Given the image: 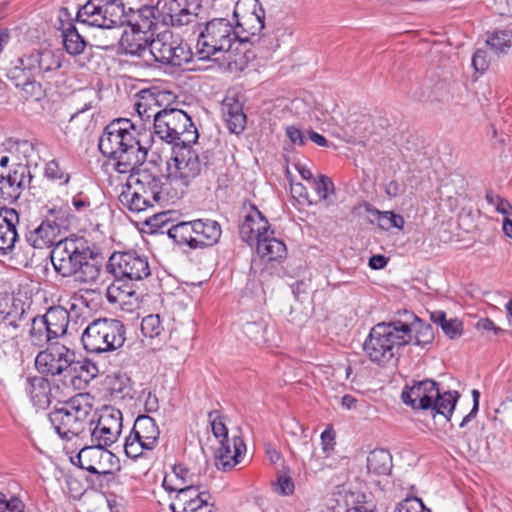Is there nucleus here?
<instances>
[{
	"label": "nucleus",
	"instance_id": "1",
	"mask_svg": "<svg viewBox=\"0 0 512 512\" xmlns=\"http://www.w3.org/2000/svg\"><path fill=\"white\" fill-rule=\"evenodd\" d=\"M157 14L156 4L126 11L120 0H89L78 9L77 20L101 29L128 25L132 29L149 33L160 23Z\"/></svg>",
	"mask_w": 512,
	"mask_h": 512
},
{
	"label": "nucleus",
	"instance_id": "2",
	"mask_svg": "<svg viewBox=\"0 0 512 512\" xmlns=\"http://www.w3.org/2000/svg\"><path fill=\"white\" fill-rule=\"evenodd\" d=\"M138 134L128 118L114 119L104 128L98 148L104 157L114 160L116 172H133L146 161L148 150L140 144Z\"/></svg>",
	"mask_w": 512,
	"mask_h": 512
},
{
	"label": "nucleus",
	"instance_id": "3",
	"mask_svg": "<svg viewBox=\"0 0 512 512\" xmlns=\"http://www.w3.org/2000/svg\"><path fill=\"white\" fill-rule=\"evenodd\" d=\"M50 257L57 274L83 284L96 282L104 261L100 252L76 235L57 241Z\"/></svg>",
	"mask_w": 512,
	"mask_h": 512
},
{
	"label": "nucleus",
	"instance_id": "4",
	"mask_svg": "<svg viewBox=\"0 0 512 512\" xmlns=\"http://www.w3.org/2000/svg\"><path fill=\"white\" fill-rule=\"evenodd\" d=\"M106 268L115 278L107 290L110 302L117 301V296H113L114 292H118V296L136 295L135 283L151 274L148 258L136 250L114 252Z\"/></svg>",
	"mask_w": 512,
	"mask_h": 512
},
{
	"label": "nucleus",
	"instance_id": "5",
	"mask_svg": "<svg viewBox=\"0 0 512 512\" xmlns=\"http://www.w3.org/2000/svg\"><path fill=\"white\" fill-rule=\"evenodd\" d=\"M409 343V327L402 320L380 322L372 327L363 344L370 361L385 365L399 355L401 347Z\"/></svg>",
	"mask_w": 512,
	"mask_h": 512
},
{
	"label": "nucleus",
	"instance_id": "6",
	"mask_svg": "<svg viewBox=\"0 0 512 512\" xmlns=\"http://www.w3.org/2000/svg\"><path fill=\"white\" fill-rule=\"evenodd\" d=\"M83 401L84 397L78 395L49 413V420L61 439L72 440L82 434L87 425H93V420L89 419L91 406Z\"/></svg>",
	"mask_w": 512,
	"mask_h": 512
},
{
	"label": "nucleus",
	"instance_id": "7",
	"mask_svg": "<svg viewBox=\"0 0 512 512\" xmlns=\"http://www.w3.org/2000/svg\"><path fill=\"white\" fill-rule=\"evenodd\" d=\"M125 326L120 320L99 318L93 320L82 333L83 347L90 353L117 350L125 342Z\"/></svg>",
	"mask_w": 512,
	"mask_h": 512
},
{
	"label": "nucleus",
	"instance_id": "8",
	"mask_svg": "<svg viewBox=\"0 0 512 512\" xmlns=\"http://www.w3.org/2000/svg\"><path fill=\"white\" fill-rule=\"evenodd\" d=\"M192 145L185 144L172 147L171 157L167 161V181L179 183L186 187L201 174L203 169L209 167L208 152L200 156Z\"/></svg>",
	"mask_w": 512,
	"mask_h": 512
},
{
	"label": "nucleus",
	"instance_id": "9",
	"mask_svg": "<svg viewBox=\"0 0 512 512\" xmlns=\"http://www.w3.org/2000/svg\"><path fill=\"white\" fill-rule=\"evenodd\" d=\"M233 24L226 18L207 21L197 39V54L200 59H210L219 52H227L237 39Z\"/></svg>",
	"mask_w": 512,
	"mask_h": 512
},
{
	"label": "nucleus",
	"instance_id": "10",
	"mask_svg": "<svg viewBox=\"0 0 512 512\" xmlns=\"http://www.w3.org/2000/svg\"><path fill=\"white\" fill-rule=\"evenodd\" d=\"M233 25L240 42H258L264 46L266 40L260 36L264 29L265 11L258 0H239L234 7Z\"/></svg>",
	"mask_w": 512,
	"mask_h": 512
},
{
	"label": "nucleus",
	"instance_id": "11",
	"mask_svg": "<svg viewBox=\"0 0 512 512\" xmlns=\"http://www.w3.org/2000/svg\"><path fill=\"white\" fill-rule=\"evenodd\" d=\"M149 53L156 62L175 67H181L192 59L188 45L171 32L160 33L152 39L149 43Z\"/></svg>",
	"mask_w": 512,
	"mask_h": 512
},
{
	"label": "nucleus",
	"instance_id": "12",
	"mask_svg": "<svg viewBox=\"0 0 512 512\" xmlns=\"http://www.w3.org/2000/svg\"><path fill=\"white\" fill-rule=\"evenodd\" d=\"M78 466L81 469L96 475L99 482L105 480L107 483L114 480L112 467L117 464L113 453L98 445L91 443L85 445L76 455ZM102 486V483H100Z\"/></svg>",
	"mask_w": 512,
	"mask_h": 512
},
{
	"label": "nucleus",
	"instance_id": "13",
	"mask_svg": "<svg viewBox=\"0 0 512 512\" xmlns=\"http://www.w3.org/2000/svg\"><path fill=\"white\" fill-rule=\"evenodd\" d=\"M75 351L59 341L51 342L47 348L40 351L35 358L37 370L46 376H61L66 379L67 371L75 358Z\"/></svg>",
	"mask_w": 512,
	"mask_h": 512
},
{
	"label": "nucleus",
	"instance_id": "14",
	"mask_svg": "<svg viewBox=\"0 0 512 512\" xmlns=\"http://www.w3.org/2000/svg\"><path fill=\"white\" fill-rule=\"evenodd\" d=\"M19 65L11 71L12 78L19 79L20 73L44 78L47 74L58 70L61 65V54L50 49L35 50L18 59Z\"/></svg>",
	"mask_w": 512,
	"mask_h": 512
},
{
	"label": "nucleus",
	"instance_id": "15",
	"mask_svg": "<svg viewBox=\"0 0 512 512\" xmlns=\"http://www.w3.org/2000/svg\"><path fill=\"white\" fill-rule=\"evenodd\" d=\"M33 176L29 163H16L6 176L0 177V200L13 203L19 199L22 191L29 187Z\"/></svg>",
	"mask_w": 512,
	"mask_h": 512
},
{
	"label": "nucleus",
	"instance_id": "16",
	"mask_svg": "<svg viewBox=\"0 0 512 512\" xmlns=\"http://www.w3.org/2000/svg\"><path fill=\"white\" fill-rule=\"evenodd\" d=\"M439 396L438 383L432 379L413 381L412 386L406 385L402 391V401L413 409L428 410Z\"/></svg>",
	"mask_w": 512,
	"mask_h": 512
},
{
	"label": "nucleus",
	"instance_id": "17",
	"mask_svg": "<svg viewBox=\"0 0 512 512\" xmlns=\"http://www.w3.org/2000/svg\"><path fill=\"white\" fill-rule=\"evenodd\" d=\"M29 308L20 299H13L7 311H0V334L10 339L21 336L29 322Z\"/></svg>",
	"mask_w": 512,
	"mask_h": 512
},
{
	"label": "nucleus",
	"instance_id": "18",
	"mask_svg": "<svg viewBox=\"0 0 512 512\" xmlns=\"http://www.w3.org/2000/svg\"><path fill=\"white\" fill-rule=\"evenodd\" d=\"M189 0H157L156 11L160 23L171 26H183L192 22L194 17Z\"/></svg>",
	"mask_w": 512,
	"mask_h": 512
},
{
	"label": "nucleus",
	"instance_id": "19",
	"mask_svg": "<svg viewBox=\"0 0 512 512\" xmlns=\"http://www.w3.org/2000/svg\"><path fill=\"white\" fill-rule=\"evenodd\" d=\"M131 173L130 180H134V184L140 190L145 191L143 195L148 198L152 205H159L167 200L165 192L166 183L163 182L161 175L152 173L148 169L141 168V166Z\"/></svg>",
	"mask_w": 512,
	"mask_h": 512
},
{
	"label": "nucleus",
	"instance_id": "20",
	"mask_svg": "<svg viewBox=\"0 0 512 512\" xmlns=\"http://www.w3.org/2000/svg\"><path fill=\"white\" fill-rule=\"evenodd\" d=\"M64 227V221L59 217L53 219L47 217L39 226L26 234L27 243L36 249H43L55 246L57 237Z\"/></svg>",
	"mask_w": 512,
	"mask_h": 512
},
{
	"label": "nucleus",
	"instance_id": "21",
	"mask_svg": "<svg viewBox=\"0 0 512 512\" xmlns=\"http://www.w3.org/2000/svg\"><path fill=\"white\" fill-rule=\"evenodd\" d=\"M270 224L266 217L255 207L244 217L239 226L241 239L248 244H256L269 233Z\"/></svg>",
	"mask_w": 512,
	"mask_h": 512
},
{
	"label": "nucleus",
	"instance_id": "22",
	"mask_svg": "<svg viewBox=\"0 0 512 512\" xmlns=\"http://www.w3.org/2000/svg\"><path fill=\"white\" fill-rule=\"evenodd\" d=\"M167 93L156 89H144L137 94L138 101L135 103V109L143 122H156V117L162 114L160 109L162 102L166 99Z\"/></svg>",
	"mask_w": 512,
	"mask_h": 512
},
{
	"label": "nucleus",
	"instance_id": "23",
	"mask_svg": "<svg viewBox=\"0 0 512 512\" xmlns=\"http://www.w3.org/2000/svg\"><path fill=\"white\" fill-rule=\"evenodd\" d=\"M246 446L240 437L233 438V444L228 439H220L219 446L214 452L215 465L223 471L231 470L240 461Z\"/></svg>",
	"mask_w": 512,
	"mask_h": 512
},
{
	"label": "nucleus",
	"instance_id": "24",
	"mask_svg": "<svg viewBox=\"0 0 512 512\" xmlns=\"http://www.w3.org/2000/svg\"><path fill=\"white\" fill-rule=\"evenodd\" d=\"M167 111L173 132L176 136H179V145L195 144L199 134L191 116L177 108H167Z\"/></svg>",
	"mask_w": 512,
	"mask_h": 512
},
{
	"label": "nucleus",
	"instance_id": "25",
	"mask_svg": "<svg viewBox=\"0 0 512 512\" xmlns=\"http://www.w3.org/2000/svg\"><path fill=\"white\" fill-rule=\"evenodd\" d=\"M19 215L13 208L0 209V254H7L13 250L18 240L16 224Z\"/></svg>",
	"mask_w": 512,
	"mask_h": 512
},
{
	"label": "nucleus",
	"instance_id": "26",
	"mask_svg": "<svg viewBox=\"0 0 512 512\" xmlns=\"http://www.w3.org/2000/svg\"><path fill=\"white\" fill-rule=\"evenodd\" d=\"M197 249L212 247L219 242L222 234L220 224L211 219L194 220Z\"/></svg>",
	"mask_w": 512,
	"mask_h": 512
},
{
	"label": "nucleus",
	"instance_id": "27",
	"mask_svg": "<svg viewBox=\"0 0 512 512\" xmlns=\"http://www.w3.org/2000/svg\"><path fill=\"white\" fill-rule=\"evenodd\" d=\"M131 433L143 441L147 450L155 448L160 436L156 421L148 415H139L136 418Z\"/></svg>",
	"mask_w": 512,
	"mask_h": 512
},
{
	"label": "nucleus",
	"instance_id": "28",
	"mask_svg": "<svg viewBox=\"0 0 512 512\" xmlns=\"http://www.w3.org/2000/svg\"><path fill=\"white\" fill-rule=\"evenodd\" d=\"M148 33L140 32L136 29L124 31L119 40L123 52L132 56H143L146 51L149 52L150 37Z\"/></svg>",
	"mask_w": 512,
	"mask_h": 512
},
{
	"label": "nucleus",
	"instance_id": "29",
	"mask_svg": "<svg viewBox=\"0 0 512 512\" xmlns=\"http://www.w3.org/2000/svg\"><path fill=\"white\" fill-rule=\"evenodd\" d=\"M41 317L46 322V325H48V335H53L56 341L66 335L70 319L66 308L60 305L51 306Z\"/></svg>",
	"mask_w": 512,
	"mask_h": 512
},
{
	"label": "nucleus",
	"instance_id": "30",
	"mask_svg": "<svg viewBox=\"0 0 512 512\" xmlns=\"http://www.w3.org/2000/svg\"><path fill=\"white\" fill-rule=\"evenodd\" d=\"M404 315L406 316L405 322L409 327V343L412 341V332L414 335V344L425 347L432 343L434 339V331L432 326L429 323L423 322L420 318H418L413 313L404 311Z\"/></svg>",
	"mask_w": 512,
	"mask_h": 512
},
{
	"label": "nucleus",
	"instance_id": "31",
	"mask_svg": "<svg viewBox=\"0 0 512 512\" xmlns=\"http://www.w3.org/2000/svg\"><path fill=\"white\" fill-rule=\"evenodd\" d=\"M26 391L34 406L45 409L50 405L51 387L49 381L44 377H27Z\"/></svg>",
	"mask_w": 512,
	"mask_h": 512
},
{
	"label": "nucleus",
	"instance_id": "32",
	"mask_svg": "<svg viewBox=\"0 0 512 512\" xmlns=\"http://www.w3.org/2000/svg\"><path fill=\"white\" fill-rule=\"evenodd\" d=\"M57 28L61 31L63 46L69 55L77 56L84 52L88 42L80 34L75 23L65 22Z\"/></svg>",
	"mask_w": 512,
	"mask_h": 512
},
{
	"label": "nucleus",
	"instance_id": "33",
	"mask_svg": "<svg viewBox=\"0 0 512 512\" xmlns=\"http://www.w3.org/2000/svg\"><path fill=\"white\" fill-rule=\"evenodd\" d=\"M144 190H140L134 182H129L126 189H124L119 195V201L131 212H142L149 208H153L154 205L143 195Z\"/></svg>",
	"mask_w": 512,
	"mask_h": 512
},
{
	"label": "nucleus",
	"instance_id": "34",
	"mask_svg": "<svg viewBox=\"0 0 512 512\" xmlns=\"http://www.w3.org/2000/svg\"><path fill=\"white\" fill-rule=\"evenodd\" d=\"M98 374L99 367L90 358L76 360L75 357L72 358L71 365L66 374V379H69L72 384L75 383L76 379L89 383L91 380L96 378Z\"/></svg>",
	"mask_w": 512,
	"mask_h": 512
},
{
	"label": "nucleus",
	"instance_id": "35",
	"mask_svg": "<svg viewBox=\"0 0 512 512\" xmlns=\"http://www.w3.org/2000/svg\"><path fill=\"white\" fill-rule=\"evenodd\" d=\"M274 232L271 231L256 243L257 253L261 258L268 261H277L286 257L287 248L283 241L275 238Z\"/></svg>",
	"mask_w": 512,
	"mask_h": 512
},
{
	"label": "nucleus",
	"instance_id": "36",
	"mask_svg": "<svg viewBox=\"0 0 512 512\" xmlns=\"http://www.w3.org/2000/svg\"><path fill=\"white\" fill-rule=\"evenodd\" d=\"M169 238L178 245H186L190 249H197L195 239V225L193 221H182L172 225L167 230Z\"/></svg>",
	"mask_w": 512,
	"mask_h": 512
},
{
	"label": "nucleus",
	"instance_id": "37",
	"mask_svg": "<svg viewBox=\"0 0 512 512\" xmlns=\"http://www.w3.org/2000/svg\"><path fill=\"white\" fill-rule=\"evenodd\" d=\"M392 456L386 449H375L367 457V470L376 476L389 475L392 470Z\"/></svg>",
	"mask_w": 512,
	"mask_h": 512
},
{
	"label": "nucleus",
	"instance_id": "38",
	"mask_svg": "<svg viewBox=\"0 0 512 512\" xmlns=\"http://www.w3.org/2000/svg\"><path fill=\"white\" fill-rule=\"evenodd\" d=\"M30 329L28 331L29 341L32 345L38 347H44L49 345L51 342H55L56 338L53 335H48L49 328L46 322L43 320L41 315L29 318Z\"/></svg>",
	"mask_w": 512,
	"mask_h": 512
},
{
	"label": "nucleus",
	"instance_id": "39",
	"mask_svg": "<svg viewBox=\"0 0 512 512\" xmlns=\"http://www.w3.org/2000/svg\"><path fill=\"white\" fill-rule=\"evenodd\" d=\"M223 115L230 132L239 134L244 130L246 115L240 102L224 103Z\"/></svg>",
	"mask_w": 512,
	"mask_h": 512
},
{
	"label": "nucleus",
	"instance_id": "40",
	"mask_svg": "<svg viewBox=\"0 0 512 512\" xmlns=\"http://www.w3.org/2000/svg\"><path fill=\"white\" fill-rule=\"evenodd\" d=\"M365 211L373 216H376L378 226L382 230H390L391 228L403 229L405 220L402 215L396 214L392 211H380L370 203H365Z\"/></svg>",
	"mask_w": 512,
	"mask_h": 512
},
{
	"label": "nucleus",
	"instance_id": "41",
	"mask_svg": "<svg viewBox=\"0 0 512 512\" xmlns=\"http://www.w3.org/2000/svg\"><path fill=\"white\" fill-rule=\"evenodd\" d=\"M163 486L166 491L176 492L174 501L170 504L172 512H181L184 506L188 505L190 500L195 498L201 492L199 487L195 485H187L180 488L172 487L167 484L166 479L163 482Z\"/></svg>",
	"mask_w": 512,
	"mask_h": 512
},
{
	"label": "nucleus",
	"instance_id": "42",
	"mask_svg": "<svg viewBox=\"0 0 512 512\" xmlns=\"http://www.w3.org/2000/svg\"><path fill=\"white\" fill-rule=\"evenodd\" d=\"M153 133L162 141L171 144L172 147L179 145V136L174 134L171 121L168 120L167 107L162 110V114L156 117V122L153 124Z\"/></svg>",
	"mask_w": 512,
	"mask_h": 512
},
{
	"label": "nucleus",
	"instance_id": "43",
	"mask_svg": "<svg viewBox=\"0 0 512 512\" xmlns=\"http://www.w3.org/2000/svg\"><path fill=\"white\" fill-rule=\"evenodd\" d=\"M486 44L498 55L507 54L512 46V30L502 29L488 32Z\"/></svg>",
	"mask_w": 512,
	"mask_h": 512
},
{
	"label": "nucleus",
	"instance_id": "44",
	"mask_svg": "<svg viewBox=\"0 0 512 512\" xmlns=\"http://www.w3.org/2000/svg\"><path fill=\"white\" fill-rule=\"evenodd\" d=\"M38 76H32L29 73H20V78L16 79V87H21L25 99L39 101L44 96V90L40 82L36 81Z\"/></svg>",
	"mask_w": 512,
	"mask_h": 512
},
{
	"label": "nucleus",
	"instance_id": "45",
	"mask_svg": "<svg viewBox=\"0 0 512 512\" xmlns=\"http://www.w3.org/2000/svg\"><path fill=\"white\" fill-rule=\"evenodd\" d=\"M459 396L460 395L457 391H447L442 394L439 392V396H437V399H435L430 409L432 412L443 415L449 420Z\"/></svg>",
	"mask_w": 512,
	"mask_h": 512
},
{
	"label": "nucleus",
	"instance_id": "46",
	"mask_svg": "<svg viewBox=\"0 0 512 512\" xmlns=\"http://www.w3.org/2000/svg\"><path fill=\"white\" fill-rule=\"evenodd\" d=\"M111 431L110 428L104 427L100 423H96L94 427L89 426L91 443L102 448L111 446L120 436L119 433H112Z\"/></svg>",
	"mask_w": 512,
	"mask_h": 512
},
{
	"label": "nucleus",
	"instance_id": "47",
	"mask_svg": "<svg viewBox=\"0 0 512 512\" xmlns=\"http://www.w3.org/2000/svg\"><path fill=\"white\" fill-rule=\"evenodd\" d=\"M122 422V412L119 409L113 407H105L102 410L100 417L97 421V423L102 424L104 427L107 426L108 428H110L112 430V433L119 434H121L122 431Z\"/></svg>",
	"mask_w": 512,
	"mask_h": 512
},
{
	"label": "nucleus",
	"instance_id": "48",
	"mask_svg": "<svg viewBox=\"0 0 512 512\" xmlns=\"http://www.w3.org/2000/svg\"><path fill=\"white\" fill-rule=\"evenodd\" d=\"M209 499V492L201 491L195 498L190 500L188 505L184 506L181 512H216L214 504L210 503Z\"/></svg>",
	"mask_w": 512,
	"mask_h": 512
},
{
	"label": "nucleus",
	"instance_id": "49",
	"mask_svg": "<svg viewBox=\"0 0 512 512\" xmlns=\"http://www.w3.org/2000/svg\"><path fill=\"white\" fill-rule=\"evenodd\" d=\"M442 86L441 82L432 84L431 80H424L413 90L412 94L418 101H430L438 97V90Z\"/></svg>",
	"mask_w": 512,
	"mask_h": 512
},
{
	"label": "nucleus",
	"instance_id": "50",
	"mask_svg": "<svg viewBox=\"0 0 512 512\" xmlns=\"http://www.w3.org/2000/svg\"><path fill=\"white\" fill-rule=\"evenodd\" d=\"M163 330L164 328L158 314H150L142 319L141 332L144 337L156 338Z\"/></svg>",
	"mask_w": 512,
	"mask_h": 512
},
{
	"label": "nucleus",
	"instance_id": "51",
	"mask_svg": "<svg viewBox=\"0 0 512 512\" xmlns=\"http://www.w3.org/2000/svg\"><path fill=\"white\" fill-rule=\"evenodd\" d=\"M44 176L51 181H59L60 185H67L70 182V174L66 173L56 160L46 163Z\"/></svg>",
	"mask_w": 512,
	"mask_h": 512
},
{
	"label": "nucleus",
	"instance_id": "52",
	"mask_svg": "<svg viewBox=\"0 0 512 512\" xmlns=\"http://www.w3.org/2000/svg\"><path fill=\"white\" fill-rule=\"evenodd\" d=\"M486 201L494 206L495 210L503 215H512V205L510 202L502 198L500 195L496 194L493 190L489 189L486 191L485 195Z\"/></svg>",
	"mask_w": 512,
	"mask_h": 512
},
{
	"label": "nucleus",
	"instance_id": "53",
	"mask_svg": "<svg viewBox=\"0 0 512 512\" xmlns=\"http://www.w3.org/2000/svg\"><path fill=\"white\" fill-rule=\"evenodd\" d=\"M144 450L146 449L144 448L143 441L138 437H135V435L130 432V434L125 438L124 443V452L126 456L131 459H137L142 455Z\"/></svg>",
	"mask_w": 512,
	"mask_h": 512
},
{
	"label": "nucleus",
	"instance_id": "54",
	"mask_svg": "<svg viewBox=\"0 0 512 512\" xmlns=\"http://www.w3.org/2000/svg\"><path fill=\"white\" fill-rule=\"evenodd\" d=\"M208 419L211 425L213 435L217 439H228V429L224 423L223 418L219 415V412L214 410L208 413Z\"/></svg>",
	"mask_w": 512,
	"mask_h": 512
},
{
	"label": "nucleus",
	"instance_id": "55",
	"mask_svg": "<svg viewBox=\"0 0 512 512\" xmlns=\"http://www.w3.org/2000/svg\"><path fill=\"white\" fill-rule=\"evenodd\" d=\"M393 512H431V510L424 506L420 498L407 497L395 507Z\"/></svg>",
	"mask_w": 512,
	"mask_h": 512
},
{
	"label": "nucleus",
	"instance_id": "56",
	"mask_svg": "<svg viewBox=\"0 0 512 512\" xmlns=\"http://www.w3.org/2000/svg\"><path fill=\"white\" fill-rule=\"evenodd\" d=\"M312 184L320 200H326L329 194L334 191V184L326 175H320L318 179H313Z\"/></svg>",
	"mask_w": 512,
	"mask_h": 512
},
{
	"label": "nucleus",
	"instance_id": "57",
	"mask_svg": "<svg viewBox=\"0 0 512 512\" xmlns=\"http://www.w3.org/2000/svg\"><path fill=\"white\" fill-rule=\"evenodd\" d=\"M442 331L451 340L459 339L464 332L463 322L458 318L448 319L443 325Z\"/></svg>",
	"mask_w": 512,
	"mask_h": 512
},
{
	"label": "nucleus",
	"instance_id": "58",
	"mask_svg": "<svg viewBox=\"0 0 512 512\" xmlns=\"http://www.w3.org/2000/svg\"><path fill=\"white\" fill-rule=\"evenodd\" d=\"M71 204L77 213L87 215L91 212L92 202L90 197L83 191L78 192L72 197Z\"/></svg>",
	"mask_w": 512,
	"mask_h": 512
},
{
	"label": "nucleus",
	"instance_id": "59",
	"mask_svg": "<svg viewBox=\"0 0 512 512\" xmlns=\"http://www.w3.org/2000/svg\"><path fill=\"white\" fill-rule=\"evenodd\" d=\"M295 489L294 482L291 477L281 475L274 484V491L282 496H290Z\"/></svg>",
	"mask_w": 512,
	"mask_h": 512
},
{
	"label": "nucleus",
	"instance_id": "60",
	"mask_svg": "<svg viewBox=\"0 0 512 512\" xmlns=\"http://www.w3.org/2000/svg\"><path fill=\"white\" fill-rule=\"evenodd\" d=\"M490 65L488 52L483 49H477L472 57V66L477 72L484 73Z\"/></svg>",
	"mask_w": 512,
	"mask_h": 512
},
{
	"label": "nucleus",
	"instance_id": "61",
	"mask_svg": "<svg viewBox=\"0 0 512 512\" xmlns=\"http://www.w3.org/2000/svg\"><path fill=\"white\" fill-rule=\"evenodd\" d=\"M10 150L22 155L28 161L35 152V144L28 140H17L10 147Z\"/></svg>",
	"mask_w": 512,
	"mask_h": 512
},
{
	"label": "nucleus",
	"instance_id": "62",
	"mask_svg": "<svg viewBox=\"0 0 512 512\" xmlns=\"http://www.w3.org/2000/svg\"><path fill=\"white\" fill-rule=\"evenodd\" d=\"M3 506V512H24L25 509L24 502L15 495L8 497L7 494H5Z\"/></svg>",
	"mask_w": 512,
	"mask_h": 512
},
{
	"label": "nucleus",
	"instance_id": "63",
	"mask_svg": "<svg viewBox=\"0 0 512 512\" xmlns=\"http://www.w3.org/2000/svg\"><path fill=\"white\" fill-rule=\"evenodd\" d=\"M472 398H473V407L471 411L462 419L460 423V427L463 428L467 425L468 422H470L472 419H474L478 413L479 410V398H480V392L476 389L472 390Z\"/></svg>",
	"mask_w": 512,
	"mask_h": 512
},
{
	"label": "nucleus",
	"instance_id": "64",
	"mask_svg": "<svg viewBox=\"0 0 512 512\" xmlns=\"http://www.w3.org/2000/svg\"><path fill=\"white\" fill-rule=\"evenodd\" d=\"M286 135L295 145L303 146L306 143V137L304 133L295 126H288L286 128Z\"/></svg>",
	"mask_w": 512,
	"mask_h": 512
}]
</instances>
